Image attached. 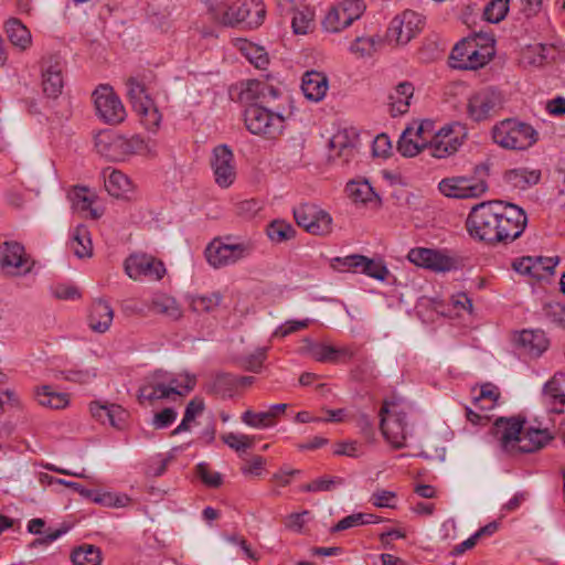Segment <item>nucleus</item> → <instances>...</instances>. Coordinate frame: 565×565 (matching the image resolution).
<instances>
[{
	"label": "nucleus",
	"mask_w": 565,
	"mask_h": 565,
	"mask_svg": "<svg viewBox=\"0 0 565 565\" xmlns=\"http://www.w3.org/2000/svg\"><path fill=\"white\" fill-rule=\"evenodd\" d=\"M127 96L132 108H137L139 104H149L152 98L149 96L147 88L142 82L136 77H129L126 82Z\"/></svg>",
	"instance_id": "c03bdc74"
},
{
	"label": "nucleus",
	"mask_w": 565,
	"mask_h": 565,
	"mask_svg": "<svg viewBox=\"0 0 565 565\" xmlns=\"http://www.w3.org/2000/svg\"><path fill=\"white\" fill-rule=\"evenodd\" d=\"M380 428L387 443L395 449L406 446L409 434L407 413L395 401H384L380 409Z\"/></svg>",
	"instance_id": "39448f33"
},
{
	"label": "nucleus",
	"mask_w": 565,
	"mask_h": 565,
	"mask_svg": "<svg viewBox=\"0 0 565 565\" xmlns=\"http://www.w3.org/2000/svg\"><path fill=\"white\" fill-rule=\"evenodd\" d=\"M35 396L40 405L53 409H62L68 405V395L56 393L51 386L44 385L35 390Z\"/></svg>",
	"instance_id": "58836bf2"
},
{
	"label": "nucleus",
	"mask_w": 565,
	"mask_h": 565,
	"mask_svg": "<svg viewBox=\"0 0 565 565\" xmlns=\"http://www.w3.org/2000/svg\"><path fill=\"white\" fill-rule=\"evenodd\" d=\"M373 154L375 157L386 158L392 150V143L387 135L381 134L373 141Z\"/></svg>",
	"instance_id": "e2e57ef3"
},
{
	"label": "nucleus",
	"mask_w": 565,
	"mask_h": 565,
	"mask_svg": "<svg viewBox=\"0 0 565 565\" xmlns=\"http://www.w3.org/2000/svg\"><path fill=\"white\" fill-rule=\"evenodd\" d=\"M362 260H364L363 255L360 254H352L345 257H335L332 260V267L335 269L348 268L349 270L352 269L353 271H356L360 269Z\"/></svg>",
	"instance_id": "13d9d810"
},
{
	"label": "nucleus",
	"mask_w": 565,
	"mask_h": 565,
	"mask_svg": "<svg viewBox=\"0 0 565 565\" xmlns=\"http://www.w3.org/2000/svg\"><path fill=\"white\" fill-rule=\"evenodd\" d=\"M526 224L527 216L523 209L503 201L477 204L466 220L469 235L490 246L515 241L522 235Z\"/></svg>",
	"instance_id": "f257e3e1"
},
{
	"label": "nucleus",
	"mask_w": 565,
	"mask_h": 565,
	"mask_svg": "<svg viewBox=\"0 0 565 565\" xmlns=\"http://www.w3.org/2000/svg\"><path fill=\"white\" fill-rule=\"evenodd\" d=\"M207 6L213 20L224 26L243 24L245 28L256 29L266 15L262 0H237L231 6L225 0H209Z\"/></svg>",
	"instance_id": "f03ea898"
},
{
	"label": "nucleus",
	"mask_w": 565,
	"mask_h": 565,
	"mask_svg": "<svg viewBox=\"0 0 565 565\" xmlns=\"http://www.w3.org/2000/svg\"><path fill=\"white\" fill-rule=\"evenodd\" d=\"M243 50L248 61L257 68L264 70L267 66L269 58L263 47L248 43Z\"/></svg>",
	"instance_id": "864d4df0"
},
{
	"label": "nucleus",
	"mask_w": 565,
	"mask_h": 565,
	"mask_svg": "<svg viewBox=\"0 0 565 565\" xmlns=\"http://www.w3.org/2000/svg\"><path fill=\"white\" fill-rule=\"evenodd\" d=\"M349 196L353 199L355 202H369L375 195L372 186L369 182H354L351 181L347 184L345 188Z\"/></svg>",
	"instance_id": "8fccbe9b"
},
{
	"label": "nucleus",
	"mask_w": 565,
	"mask_h": 565,
	"mask_svg": "<svg viewBox=\"0 0 565 565\" xmlns=\"http://www.w3.org/2000/svg\"><path fill=\"white\" fill-rule=\"evenodd\" d=\"M222 301L220 292H213L206 296H191L189 298L190 308L196 313H209L214 311Z\"/></svg>",
	"instance_id": "79ce46f5"
},
{
	"label": "nucleus",
	"mask_w": 565,
	"mask_h": 565,
	"mask_svg": "<svg viewBox=\"0 0 565 565\" xmlns=\"http://www.w3.org/2000/svg\"><path fill=\"white\" fill-rule=\"evenodd\" d=\"M266 360V349H257L254 353L241 360V366L248 372L258 373Z\"/></svg>",
	"instance_id": "6e6d98bb"
},
{
	"label": "nucleus",
	"mask_w": 565,
	"mask_h": 565,
	"mask_svg": "<svg viewBox=\"0 0 565 565\" xmlns=\"http://www.w3.org/2000/svg\"><path fill=\"white\" fill-rule=\"evenodd\" d=\"M105 189L115 198H122L132 191L131 180L121 171L116 169L103 170Z\"/></svg>",
	"instance_id": "2f4dec72"
},
{
	"label": "nucleus",
	"mask_w": 565,
	"mask_h": 565,
	"mask_svg": "<svg viewBox=\"0 0 565 565\" xmlns=\"http://www.w3.org/2000/svg\"><path fill=\"white\" fill-rule=\"evenodd\" d=\"M364 521L363 513H354L340 520L332 529L331 532H341L351 527L362 525Z\"/></svg>",
	"instance_id": "69168bd1"
},
{
	"label": "nucleus",
	"mask_w": 565,
	"mask_h": 565,
	"mask_svg": "<svg viewBox=\"0 0 565 565\" xmlns=\"http://www.w3.org/2000/svg\"><path fill=\"white\" fill-rule=\"evenodd\" d=\"M407 258L414 265L433 271H449L455 267L452 258L431 248H412L408 252Z\"/></svg>",
	"instance_id": "4be33fe9"
},
{
	"label": "nucleus",
	"mask_w": 565,
	"mask_h": 565,
	"mask_svg": "<svg viewBox=\"0 0 565 565\" xmlns=\"http://www.w3.org/2000/svg\"><path fill=\"white\" fill-rule=\"evenodd\" d=\"M541 180V170L516 168L504 172L503 181L507 185L516 190H526L537 184Z\"/></svg>",
	"instance_id": "c756f323"
},
{
	"label": "nucleus",
	"mask_w": 565,
	"mask_h": 565,
	"mask_svg": "<svg viewBox=\"0 0 565 565\" xmlns=\"http://www.w3.org/2000/svg\"><path fill=\"white\" fill-rule=\"evenodd\" d=\"M233 162L234 154L226 145L214 148L211 166L218 186L228 188L235 181L236 171Z\"/></svg>",
	"instance_id": "aec40b11"
},
{
	"label": "nucleus",
	"mask_w": 565,
	"mask_h": 565,
	"mask_svg": "<svg viewBox=\"0 0 565 565\" xmlns=\"http://www.w3.org/2000/svg\"><path fill=\"white\" fill-rule=\"evenodd\" d=\"M343 483V479L340 477L333 478H320L316 479L310 483H307L302 487V490L306 492H317V491H331L337 486Z\"/></svg>",
	"instance_id": "5fc2aeb1"
},
{
	"label": "nucleus",
	"mask_w": 565,
	"mask_h": 565,
	"mask_svg": "<svg viewBox=\"0 0 565 565\" xmlns=\"http://www.w3.org/2000/svg\"><path fill=\"white\" fill-rule=\"evenodd\" d=\"M127 416H128L127 412L121 406H119L117 404H111L110 416L108 417V423L113 427H115L117 429H121L124 427Z\"/></svg>",
	"instance_id": "338daca9"
},
{
	"label": "nucleus",
	"mask_w": 565,
	"mask_h": 565,
	"mask_svg": "<svg viewBox=\"0 0 565 565\" xmlns=\"http://www.w3.org/2000/svg\"><path fill=\"white\" fill-rule=\"evenodd\" d=\"M95 148L99 154L111 161H121L131 154L147 150V143L139 135L130 138L110 130L100 131L95 137Z\"/></svg>",
	"instance_id": "20e7f679"
},
{
	"label": "nucleus",
	"mask_w": 565,
	"mask_h": 565,
	"mask_svg": "<svg viewBox=\"0 0 565 565\" xmlns=\"http://www.w3.org/2000/svg\"><path fill=\"white\" fill-rule=\"evenodd\" d=\"M177 418V412L172 408H164L156 414L153 424L156 428H166L171 425Z\"/></svg>",
	"instance_id": "774afa93"
},
{
	"label": "nucleus",
	"mask_w": 565,
	"mask_h": 565,
	"mask_svg": "<svg viewBox=\"0 0 565 565\" xmlns=\"http://www.w3.org/2000/svg\"><path fill=\"white\" fill-rule=\"evenodd\" d=\"M423 25L424 21L420 14L413 10H405L391 21L386 36L390 42L404 45L420 32Z\"/></svg>",
	"instance_id": "4468645a"
},
{
	"label": "nucleus",
	"mask_w": 565,
	"mask_h": 565,
	"mask_svg": "<svg viewBox=\"0 0 565 565\" xmlns=\"http://www.w3.org/2000/svg\"><path fill=\"white\" fill-rule=\"evenodd\" d=\"M4 30L12 45L19 47L22 51L26 50L31 45V33L29 29L21 22V20L17 18H10L4 23Z\"/></svg>",
	"instance_id": "c9c22d12"
},
{
	"label": "nucleus",
	"mask_w": 565,
	"mask_h": 565,
	"mask_svg": "<svg viewBox=\"0 0 565 565\" xmlns=\"http://www.w3.org/2000/svg\"><path fill=\"white\" fill-rule=\"evenodd\" d=\"M544 313L551 322L565 329V307L558 302L548 303L544 307Z\"/></svg>",
	"instance_id": "bf43d9fd"
},
{
	"label": "nucleus",
	"mask_w": 565,
	"mask_h": 565,
	"mask_svg": "<svg viewBox=\"0 0 565 565\" xmlns=\"http://www.w3.org/2000/svg\"><path fill=\"white\" fill-rule=\"evenodd\" d=\"M493 55V45L479 46L475 40H461L454 46L450 58L456 68L477 70L488 64Z\"/></svg>",
	"instance_id": "0eeeda50"
},
{
	"label": "nucleus",
	"mask_w": 565,
	"mask_h": 565,
	"mask_svg": "<svg viewBox=\"0 0 565 565\" xmlns=\"http://www.w3.org/2000/svg\"><path fill=\"white\" fill-rule=\"evenodd\" d=\"M244 121L247 130L266 139L278 138L284 130V117L267 106L253 104L246 108Z\"/></svg>",
	"instance_id": "423d86ee"
},
{
	"label": "nucleus",
	"mask_w": 565,
	"mask_h": 565,
	"mask_svg": "<svg viewBox=\"0 0 565 565\" xmlns=\"http://www.w3.org/2000/svg\"><path fill=\"white\" fill-rule=\"evenodd\" d=\"M0 266L8 275L20 276L32 270L34 260L21 243L7 241L0 245Z\"/></svg>",
	"instance_id": "f8f14e48"
},
{
	"label": "nucleus",
	"mask_w": 565,
	"mask_h": 565,
	"mask_svg": "<svg viewBox=\"0 0 565 565\" xmlns=\"http://www.w3.org/2000/svg\"><path fill=\"white\" fill-rule=\"evenodd\" d=\"M376 44L373 36H358L351 43L350 51L360 57H369L376 51Z\"/></svg>",
	"instance_id": "603ef678"
},
{
	"label": "nucleus",
	"mask_w": 565,
	"mask_h": 565,
	"mask_svg": "<svg viewBox=\"0 0 565 565\" xmlns=\"http://www.w3.org/2000/svg\"><path fill=\"white\" fill-rule=\"evenodd\" d=\"M253 245L249 242L226 244L214 239L205 249V256L211 266L220 268L232 265L250 255Z\"/></svg>",
	"instance_id": "1a4fd4ad"
},
{
	"label": "nucleus",
	"mask_w": 565,
	"mask_h": 565,
	"mask_svg": "<svg viewBox=\"0 0 565 565\" xmlns=\"http://www.w3.org/2000/svg\"><path fill=\"white\" fill-rule=\"evenodd\" d=\"M95 109L100 119L109 125L124 121L126 109L109 85H99L93 93Z\"/></svg>",
	"instance_id": "9b49d317"
},
{
	"label": "nucleus",
	"mask_w": 565,
	"mask_h": 565,
	"mask_svg": "<svg viewBox=\"0 0 565 565\" xmlns=\"http://www.w3.org/2000/svg\"><path fill=\"white\" fill-rule=\"evenodd\" d=\"M518 344L531 356H540L548 347L545 333L541 330H523L518 337Z\"/></svg>",
	"instance_id": "473e14b6"
},
{
	"label": "nucleus",
	"mask_w": 565,
	"mask_h": 565,
	"mask_svg": "<svg viewBox=\"0 0 565 565\" xmlns=\"http://www.w3.org/2000/svg\"><path fill=\"white\" fill-rule=\"evenodd\" d=\"M113 319L114 310L107 301L98 299L93 302L88 316L89 327L93 331L106 332L110 328Z\"/></svg>",
	"instance_id": "7c9ffc66"
},
{
	"label": "nucleus",
	"mask_w": 565,
	"mask_h": 565,
	"mask_svg": "<svg viewBox=\"0 0 565 565\" xmlns=\"http://www.w3.org/2000/svg\"><path fill=\"white\" fill-rule=\"evenodd\" d=\"M52 294L56 299L68 300L81 297L79 290L72 285L58 284L52 288Z\"/></svg>",
	"instance_id": "0e129e2a"
},
{
	"label": "nucleus",
	"mask_w": 565,
	"mask_h": 565,
	"mask_svg": "<svg viewBox=\"0 0 565 565\" xmlns=\"http://www.w3.org/2000/svg\"><path fill=\"white\" fill-rule=\"evenodd\" d=\"M552 439L553 435L548 427H542L541 424L536 427L530 426L525 430L522 429L516 454H529L540 450Z\"/></svg>",
	"instance_id": "cd10ccee"
},
{
	"label": "nucleus",
	"mask_w": 565,
	"mask_h": 565,
	"mask_svg": "<svg viewBox=\"0 0 565 565\" xmlns=\"http://www.w3.org/2000/svg\"><path fill=\"white\" fill-rule=\"evenodd\" d=\"M63 65L57 60H50L42 67V89L47 98L56 99L63 92Z\"/></svg>",
	"instance_id": "a878e982"
},
{
	"label": "nucleus",
	"mask_w": 565,
	"mask_h": 565,
	"mask_svg": "<svg viewBox=\"0 0 565 565\" xmlns=\"http://www.w3.org/2000/svg\"><path fill=\"white\" fill-rule=\"evenodd\" d=\"M509 11V0H491L484 8L483 17L491 23L502 21Z\"/></svg>",
	"instance_id": "3c124183"
},
{
	"label": "nucleus",
	"mask_w": 565,
	"mask_h": 565,
	"mask_svg": "<svg viewBox=\"0 0 565 565\" xmlns=\"http://www.w3.org/2000/svg\"><path fill=\"white\" fill-rule=\"evenodd\" d=\"M364 10L365 4L361 0H342L328 11L322 25L326 31L338 33L360 19Z\"/></svg>",
	"instance_id": "6e6552de"
},
{
	"label": "nucleus",
	"mask_w": 565,
	"mask_h": 565,
	"mask_svg": "<svg viewBox=\"0 0 565 565\" xmlns=\"http://www.w3.org/2000/svg\"><path fill=\"white\" fill-rule=\"evenodd\" d=\"M309 322H310L309 319H305V320H300V321H296V320L287 321L286 323L281 324L280 327H278L276 329V331L274 332V335L285 338L294 332L306 329L309 326Z\"/></svg>",
	"instance_id": "052dcab7"
},
{
	"label": "nucleus",
	"mask_w": 565,
	"mask_h": 565,
	"mask_svg": "<svg viewBox=\"0 0 565 565\" xmlns=\"http://www.w3.org/2000/svg\"><path fill=\"white\" fill-rule=\"evenodd\" d=\"M558 262V257L523 256L513 260L512 268L521 275L529 276L535 280H541L546 276L554 274V269Z\"/></svg>",
	"instance_id": "412c9836"
},
{
	"label": "nucleus",
	"mask_w": 565,
	"mask_h": 565,
	"mask_svg": "<svg viewBox=\"0 0 565 565\" xmlns=\"http://www.w3.org/2000/svg\"><path fill=\"white\" fill-rule=\"evenodd\" d=\"M328 77L321 72L308 71L302 76L301 89L307 99L320 102L327 94Z\"/></svg>",
	"instance_id": "c85d7f7f"
},
{
	"label": "nucleus",
	"mask_w": 565,
	"mask_h": 565,
	"mask_svg": "<svg viewBox=\"0 0 565 565\" xmlns=\"http://www.w3.org/2000/svg\"><path fill=\"white\" fill-rule=\"evenodd\" d=\"M299 351L301 354L309 355L320 363L337 364L354 356V351L350 347L335 348L321 342H315L309 338L302 340Z\"/></svg>",
	"instance_id": "6ab92c4d"
},
{
	"label": "nucleus",
	"mask_w": 565,
	"mask_h": 565,
	"mask_svg": "<svg viewBox=\"0 0 565 565\" xmlns=\"http://www.w3.org/2000/svg\"><path fill=\"white\" fill-rule=\"evenodd\" d=\"M236 388V375L231 373H218L205 384L206 393L221 396L222 398L233 396Z\"/></svg>",
	"instance_id": "f704fd0d"
},
{
	"label": "nucleus",
	"mask_w": 565,
	"mask_h": 565,
	"mask_svg": "<svg viewBox=\"0 0 565 565\" xmlns=\"http://www.w3.org/2000/svg\"><path fill=\"white\" fill-rule=\"evenodd\" d=\"M161 375L162 373L160 371L156 372L140 386L138 394V401L140 403L146 401L152 403L158 399L169 398L171 395L183 396V392L178 391L177 386L161 381Z\"/></svg>",
	"instance_id": "5701e85b"
},
{
	"label": "nucleus",
	"mask_w": 565,
	"mask_h": 565,
	"mask_svg": "<svg viewBox=\"0 0 565 565\" xmlns=\"http://www.w3.org/2000/svg\"><path fill=\"white\" fill-rule=\"evenodd\" d=\"M71 559L74 565H99L102 551L92 544H82L72 551Z\"/></svg>",
	"instance_id": "ea45409f"
},
{
	"label": "nucleus",
	"mask_w": 565,
	"mask_h": 565,
	"mask_svg": "<svg viewBox=\"0 0 565 565\" xmlns=\"http://www.w3.org/2000/svg\"><path fill=\"white\" fill-rule=\"evenodd\" d=\"M543 401L550 412L562 414L565 406V373L556 372L544 385Z\"/></svg>",
	"instance_id": "bb28decb"
},
{
	"label": "nucleus",
	"mask_w": 565,
	"mask_h": 565,
	"mask_svg": "<svg viewBox=\"0 0 565 565\" xmlns=\"http://www.w3.org/2000/svg\"><path fill=\"white\" fill-rule=\"evenodd\" d=\"M296 223L312 235H328L332 231L331 215L316 204L303 203L294 210Z\"/></svg>",
	"instance_id": "9d476101"
},
{
	"label": "nucleus",
	"mask_w": 565,
	"mask_h": 565,
	"mask_svg": "<svg viewBox=\"0 0 565 565\" xmlns=\"http://www.w3.org/2000/svg\"><path fill=\"white\" fill-rule=\"evenodd\" d=\"M70 247L78 258L93 255V243L87 226L79 224L75 227L70 241Z\"/></svg>",
	"instance_id": "4c0bfd02"
},
{
	"label": "nucleus",
	"mask_w": 565,
	"mask_h": 565,
	"mask_svg": "<svg viewBox=\"0 0 565 565\" xmlns=\"http://www.w3.org/2000/svg\"><path fill=\"white\" fill-rule=\"evenodd\" d=\"M149 309L159 315H163L171 320H179L183 316V310L178 301L168 295H157L151 299Z\"/></svg>",
	"instance_id": "e433bc0d"
},
{
	"label": "nucleus",
	"mask_w": 565,
	"mask_h": 565,
	"mask_svg": "<svg viewBox=\"0 0 565 565\" xmlns=\"http://www.w3.org/2000/svg\"><path fill=\"white\" fill-rule=\"evenodd\" d=\"M465 136L460 124L443 127L430 138L428 149L433 157L446 158L459 149Z\"/></svg>",
	"instance_id": "dca6fc26"
},
{
	"label": "nucleus",
	"mask_w": 565,
	"mask_h": 565,
	"mask_svg": "<svg viewBox=\"0 0 565 565\" xmlns=\"http://www.w3.org/2000/svg\"><path fill=\"white\" fill-rule=\"evenodd\" d=\"M414 94V86L409 82L399 83L394 93L390 95V111L393 117L408 111L409 100Z\"/></svg>",
	"instance_id": "72a5a7b5"
},
{
	"label": "nucleus",
	"mask_w": 565,
	"mask_h": 565,
	"mask_svg": "<svg viewBox=\"0 0 565 565\" xmlns=\"http://www.w3.org/2000/svg\"><path fill=\"white\" fill-rule=\"evenodd\" d=\"M523 425L524 420L516 417H499L491 427L490 433L503 451L514 455L516 454Z\"/></svg>",
	"instance_id": "a211bd4d"
},
{
	"label": "nucleus",
	"mask_w": 565,
	"mask_h": 565,
	"mask_svg": "<svg viewBox=\"0 0 565 565\" xmlns=\"http://www.w3.org/2000/svg\"><path fill=\"white\" fill-rule=\"evenodd\" d=\"M222 441L236 452H245L252 448L255 438L248 435L227 433L221 436Z\"/></svg>",
	"instance_id": "de8ad7c7"
},
{
	"label": "nucleus",
	"mask_w": 565,
	"mask_h": 565,
	"mask_svg": "<svg viewBox=\"0 0 565 565\" xmlns=\"http://www.w3.org/2000/svg\"><path fill=\"white\" fill-rule=\"evenodd\" d=\"M502 96L497 89L492 87L481 88L468 99V116L477 122L487 120L502 107Z\"/></svg>",
	"instance_id": "ddd939ff"
},
{
	"label": "nucleus",
	"mask_w": 565,
	"mask_h": 565,
	"mask_svg": "<svg viewBox=\"0 0 565 565\" xmlns=\"http://www.w3.org/2000/svg\"><path fill=\"white\" fill-rule=\"evenodd\" d=\"M196 472L203 483L209 487L217 488L222 483V476L218 472L211 471L209 466L204 462L196 466Z\"/></svg>",
	"instance_id": "4d7b16f0"
},
{
	"label": "nucleus",
	"mask_w": 565,
	"mask_h": 565,
	"mask_svg": "<svg viewBox=\"0 0 565 565\" xmlns=\"http://www.w3.org/2000/svg\"><path fill=\"white\" fill-rule=\"evenodd\" d=\"M295 234L296 231L292 225L282 220H275L267 227V235L275 243L289 241Z\"/></svg>",
	"instance_id": "a18cd8bd"
},
{
	"label": "nucleus",
	"mask_w": 565,
	"mask_h": 565,
	"mask_svg": "<svg viewBox=\"0 0 565 565\" xmlns=\"http://www.w3.org/2000/svg\"><path fill=\"white\" fill-rule=\"evenodd\" d=\"M281 92L267 81L248 79L242 89V98L257 105H269L280 96Z\"/></svg>",
	"instance_id": "b1692460"
},
{
	"label": "nucleus",
	"mask_w": 565,
	"mask_h": 565,
	"mask_svg": "<svg viewBox=\"0 0 565 565\" xmlns=\"http://www.w3.org/2000/svg\"><path fill=\"white\" fill-rule=\"evenodd\" d=\"M439 191L449 198L471 199L479 198L488 190L484 180L467 177L446 178L439 182Z\"/></svg>",
	"instance_id": "f3484780"
},
{
	"label": "nucleus",
	"mask_w": 565,
	"mask_h": 565,
	"mask_svg": "<svg viewBox=\"0 0 565 565\" xmlns=\"http://www.w3.org/2000/svg\"><path fill=\"white\" fill-rule=\"evenodd\" d=\"M72 209L83 214L85 217L98 220L103 215V210L94 206L96 195L86 186H74L67 193Z\"/></svg>",
	"instance_id": "393cba45"
},
{
	"label": "nucleus",
	"mask_w": 565,
	"mask_h": 565,
	"mask_svg": "<svg viewBox=\"0 0 565 565\" xmlns=\"http://www.w3.org/2000/svg\"><path fill=\"white\" fill-rule=\"evenodd\" d=\"M425 147V142H420L413 136V128H406L397 142V150L404 157H414L418 154Z\"/></svg>",
	"instance_id": "37998d69"
},
{
	"label": "nucleus",
	"mask_w": 565,
	"mask_h": 565,
	"mask_svg": "<svg viewBox=\"0 0 565 565\" xmlns=\"http://www.w3.org/2000/svg\"><path fill=\"white\" fill-rule=\"evenodd\" d=\"M134 110L138 114L140 122L147 130L157 131L161 122V114L153 100L149 104H139Z\"/></svg>",
	"instance_id": "a19ab883"
},
{
	"label": "nucleus",
	"mask_w": 565,
	"mask_h": 565,
	"mask_svg": "<svg viewBox=\"0 0 565 565\" xmlns=\"http://www.w3.org/2000/svg\"><path fill=\"white\" fill-rule=\"evenodd\" d=\"M396 498V493L388 490H377L371 497V502L377 508H395L392 503Z\"/></svg>",
	"instance_id": "680f3d73"
},
{
	"label": "nucleus",
	"mask_w": 565,
	"mask_h": 565,
	"mask_svg": "<svg viewBox=\"0 0 565 565\" xmlns=\"http://www.w3.org/2000/svg\"><path fill=\"white\" fill-rule=\"evenodd\" d=\"M242 422L254 428H267L276 425L273 414H269L268 411L256 413L248 409L243 413Z\"/></svg>",
	"instance_id": "09e8293b"
},
{
	"label": "nucleus",
	"mask_w": 565,
	"mask_h": 565,
	"mask_svg": "<svg viewBox=\"0 0 565 565\" xmlns=\"http://www.w3.org/2000/svg\"><path fill=\"white\" fill-rule=\"evenodd\" d=\"M360 271L377 280H385L390 274L387 267L382 260H375L363 255Z\"/></svg>",
	"instance_id": "49530a36"
},
{
	"label": "nucleus",
	"mask_w": 565,
	"mask_h": 565,
	"mask_svg": "<svg viewBox=\"0 0 565 565\" xmlns=\"http://www.w3.org/2000/svg\"><path fill=\"white\" fill-rule=\"evenodd\" d=\"M126 274L134 280H160L166 275L164 264L147 254H134L124 263Z\"/></svg>",
	"instance_id": "2eb2a0df"
},
{
	"label": "nucleus",
	"mask_w": 565,
	"mask_h": 565,
	"mask_svg": "<svg viewBox=\"0 0 565 565\" xmlns=\"http://www.w3.org/2000/svg\"><path fill=\"white\" fill-rule=\"evenodd\" d=\"M491 135L498 146L509 150H526L539 140V132L530 124L514 118L495 124Z\"/></svg>",
	"instance_id": "7ed1b4c3"
}]
</instances>
